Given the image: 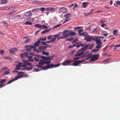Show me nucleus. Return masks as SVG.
<instances>
[{"mask_svg":"<svg viewBox=\"0 0 120 120\" xmlns=\"http://www.w3.org/2000/svg\"><path fill=\"white\" fill-rule=\"evenodd\" d=\"M88 45H88V47H89V49H92L93 48L94 45V44H91L90 45V44Z\"/></svg>","mask_w":120,"mask_h":120,"instance_id":"nucleus-30","label":"nucleus"},{"mask_svg":"<svg viewBox=\"0 0 120 120\" xmlns=\"http://www.w3.org/2000/svg\"><path fill=\"white\" fill-rule=\"evenodd\" d=\"M25 23L26 25H31L32 24V23H31V22H28V21L26 22H25Z\"/></svg>","mask_w":120,"mask_h":120,"instance_id":"nucleus-43","label":"nucleus"},{"mask_svg":"<svg viewBox=\"0 0 120 120\" xmlns=\"http://www.w3.org/2000/svg\"><path fill=\"white\" fill-rule=\"evenodd\" d=\"M59 11L63 13H65L67 12L68 10L67 8H66L62 7L60 8Z\"/></svg>","mask_w":120,"mask_h":120,"instance_id":"nucleus-14","label":"nucleus"},{"mask_svg":"<svg viewBox=\"0 0 120 120\" xmlns=\"http://www.w3.org/2000/svg\"><path fill=\"white\" fill-rule=\"evenodd\" d=\"M7 2V0H1V4H5Z\"/></svg>","mask_w":120,"mask_h":120,"instance_id":"nucleus-28","label":"nucleus"},{"mask_svg":"<svg viewBox=\"0 0 120 120\" xmlns=\"http://www.w3.org/2000/svg\"><path fill=\"white\" fill-rule=\"evenodd\" d=\"M17 74H19V75L14 78L15 80L19 79L22 78L23 76L22 74H24V72L22 71L19 72H17Z\"/></svg>","mask_w":120,"mask_h":120,"instance_id":"nucleus-8","label":"nucleus"},{"mask_svg":"<svg viewBox=\"0 0 120 120\" xmlns=\"http://www.w3.org/2000/svg\"><path fill=\"white\" fill-rule=\"evenodd\" d=\"M47 47L45 46H41L39 47L38 50L40 52L43 51L46 49Z\"/></svg>","mask_w":120,"mask_h":120,"instance_id":"nucleus-15","label":"nucleus"},{"mask_svg":"<svg viewBox=\"0 0 120 120\" xmlns=\"http://www.w3.org/2000/svg\"><path fill=\"white\" fill-rule=\"evenodd\" d=\"M17 49L16 48H14L10 50V51L11 53L14 52L15 51H17Z\"/></svg>","mask_w":120,"mask_h":120,"instance_id":"nucleus-23","label":"nucleus"},{"mask_svg":"<svg viewBox=\"0 0 120 120\" xmlns=\"http://www.w3.org/2000/svg\"><path fill=\"white\" fill-rule=\"evenodd\" d=\"M41 29H46L48 28V27L47 26H46L44 25H41Z\"/></svg>","mask_w":120,"mask_h":120,"instance_id":"nucleus-32","label":"nucleus"},{"mask_svg":"<svg viewBox=\"0 0 120 120\" xmlns=\"http://www.w3.org/2000/svg\"><path fill=\"white\" fill-rule=\"evenodd\" d=\"M41 62L39 63L38 64L36 65L37 67L38 68L40 69V70L38 69H34V71L37 72L41 70H44L47 69H48L51 68L52 67L55 68L59 67L60 65V64H58L55 65H54L53 64H51L47 65L45 66H43V65L45 63L44 61L40 60Z\"/></svg>","mask_w":120,"mask_h":120,"instance_id":"nucleus-1","label":"nucleus"},{"mask_svg":"<svg viewBox=\"0 0 120 120\" xmlns=\"http://www.w3.org/2000/svg\"><path fill=\"white\" fill-rule=\"evenodd\" d=\"M118 31L117 30H114L113 31V34L116 36L118 34Z\"/></svg>","mask_w":120,"mask_h":120,"instance_id":"nucleus-25","label":"nucleus"},{"mask_svg":"<svg viewBox=\"0 0 120 120\" xmlns=\"http://www.w3.org/2000/svg\"><path fill=\"white\" fill-rule=\"evenodd\" d=\"M32 13L30 11H28L27 12H25L24 14V15L25 16L26 18H27V19H30L32 16Z\"/></svg>","mask_w":120,"mask_h":120,"instance_id":"nucleus-7","label":"nucleus"},{"mask_svg":"<svg viewBox=\"0 0 120 120\" xmlns=\"http://www.w3.org/2000/svg\"><path fill=\"white\" fill-rule=\"evenodd\" d=\"M39 39L40 40H41V41H45L46 40V38H41Z\"/></svg>","mask_w":120,"mask_h":120,"instance_id":"nucleus-50","label":"nucleus"},{"mask_svg":"<svg viewBox=\"0 0 120 120\" xmlns=\"http://www.w3.org/2000/svg\"><path fill=\"white\" fill-rule=\"evenodd\" d=\"M52 38V36L51 35H50L47 38V39L48 40H50Z\"/></svg>","mask_w":120,"mask_h":120,"instance_id":"nucleus-55","label":"nucleus"},{"mask_svg":"<svg viewBox=\"0 0 120 120\" xmlns=\"http://www.w3.org/2000/svg\"><path fill=\"white\" fill-rule=\"evenodd\" d=\"M105 23H103L101 25V26L102 27H103L105 26Z\"/></svg>","mask_w":120,"mask_h":120,"instance_id":"nucleus-62","label":"nucleus"},{"mask_svg":"<svg viewBox=\"0 0 120 120\" xmlns=\"http://www.w3.org/2000/svg\"><path fill=\"white\" fill-rule=\"evenodd\" d=\"M9 73V71L8 70L7 71H5L4 73L2 75H7Z\"/></svg>","mask_w":120,"mask_h":120,"instance_id":"nucleus-34","label":"nucleus"},{"mask_svg":"<svg viewBox=\"0 0 120 120\" xmlns=\"http://www.w3.org/2000/svg\"><path fill=\"white\" fill-rule=\"evenodd\" d=\"M16 10L12 11H11V12H10V13H9V14H8V15H11V14H12L16 12Z\"/></svg>","mask_w":120,"mask_h":120,"instance_id":"nucleus-44","label":"nucleus"},{"mask_svg":"<svg viewBox=\"0 0 120 120\" xmlns=\"http://www.w3.org/2000/svg\"><path fill=\"white\" fill-rule=\"evenodd\" d=\"M76 45L75 44H73V45L72 46H70L68 47V48H71L73 47L74 46H75Z\"/></svg>","mask_w":120,"mask_h":120,"instance_id":"nucleus-52","label":"nucleus"},{"mask_svg":"<svg viewBox=\"0 0 120 120\" xmlns=\"http://www.w3.org/2000/svg\"><path fill=\"white\" fill-rule=\"evenodd\" d=\"M20 56L21 57H26L28 56V54L27 52H25L23 53L20 54Z\"/></svg>","mask_w":120,"mask_h":120,"instance_id":"nucleus-19","label":"nucleus"},{"mask_svg":"<svg viewBox=\"0 0 120 120\" xmlns=\"http://www.w3.org/2000/svg\"><path fill=\"white\" fill-rule=\"evenodd\" d=\"M89 4V3L88 2H83L82 3V5L83 7L85 8L87 6V5L88 4Z\"/></svg>","mask_w":120,"mask_h":120,"instance_id":"nucleus-24","label":"nucleus"},{"mask_svg":"<svg viewBox=\"0 0 120 120\" xmlns=\"http://www.w3.org/2000/svg\"><path fill=\"white\" fill-rule=\"evenodd\" d=\"M96 42L97 45H101L102 42L100 39H98L96 41Z\"/></svg>","mask_w":120,"mask_h":120,"instance_id":"nucleus-22","label":"nucleus"},{"mask_svg":"<svg viewBox=\"0 0 120 120\" xmlns=\"http://www.w3.org/2000/svg\"><path fill=\"white\" fill-rule=\"evenodd\" d=\"M105 19H101L100 20V23H104L105 22Z\"/></svg>","mask_w":120,"mask_h":120,"instance_id":"nucleus-38","label":"nucleus"},{"mask_svg":"<svg viewBox=\"0 0 120 120\" xmlns=\"http://www.w3.org/2000/svg\"><path fill=\"white\" fill-rule=\"evenodd\" d=\"M73 39V38L72 37H71L70 38H68L66 39V40L67 41H71Z\"/></svg>","mask_w":120,"mask_h":120,"instance_id":"nucleus-41","label":"nucleus"},{"mask_svg":"<svg viewBox=\"0 0 120 120\" xmlns=\"http://www.w3.org/2000/svg\"><path fill=\"white\" fill-rule=\"evenodd\" d=\"M28 60L29 61L31 62H33L34 61V59L32 58V56H28Z\"/></svg>","mask_w":120,"mask_h":120,"instance_id":"nucleus-27","label":"nucleus"},{"mask_svg":"<svg viewBox=\"0 0 120 120\" xmlns=\"http://www.w3.org/2000/svg\"><path fill=\"white\" fill-rule=\"evenodd\" d=\"M42 53L43 54L46 56H48L49 54V53H48L44 51H42Z\"/></svg>","mask_w":120,"mask_h":120,"instance_id":"nucleus-42","label":"nucleus"},{"mask_svg":"<svg viewBox=\"0 0 120 120\" xmlns=\"http://www.w3.org/2000/svg\"><path fill=\"white\" fill-rule=\"evenodd\" d=\"M6 80L5 79H4L1 80L0 81V83H1L5 82Z\"/></svg>","mask_w":120,"mask_h":120,"instance_id":"nucleus-53","label":"nucleus"},{"mask_svg":"<svg viewBox=\"0 0 120 120\" xmlns=\"http://www.w3.org/2000/svg\"><path fill=\"white\" fill-rule=\"evenodd\" d=\"M4 53V51L3 50L0 51V53L1 54H2Z\"/></svg>","mask_w":120,"mask_h":120,"instance_id":"nucleus-61","label":"nucleus"},{"mask_svg":"<svg viewBox=\"0 0 120 120\" xmlns=\"http://www.w3.org/2000/svg\"><path fill=\"white\" fill-rule=\"evenodd\" d=\"M15 80V78H13L12 80H11L9 81L8 82V84H9L10 83H11L13 81Z\"/></svg>","mask_w":120,"mask_h":120,"instance_id":"nucleus-40","label":"nucleus"},{"mask_svg":"<svg viewBox=\"0 0 120 120\" xmlns=\"http://www.w3.org/2000/svg\"><path fill=\"white\" fill-rule=\"evenodd\" d=\"M97 31V28H94L93 30V32H96Z\"/></svg>","mask_w":120,"mask_h":120,"instance_id":"nucleus-63","label":"nucleus"},{"mask_svg":"<svg viewBox=\"0 0 120 120\" xmlns=\"http://www.w3.org/2000/svg\"><path fill=\"white\" fill-rule=\"evenodd\" d=\"M39 9L40 11H41L42 12H43L45 10V8L44 7H42L39 8Z\"/></svg>","mask_w":120,"mask_h":120,"instance_id":"nucleus-39","label":"nucleus"},{"mask_svg":"<svg viewBox=\"0 0 120 120\" xmlns=\"http://www.w3.org/2000/svg\"><path fill=\"white\" fill-rule=\"evenodd\" d=\"M84 60H78L75 61L73 63L72 65H73L74 66H77L79 64L81 63L82 62H84Z\"/></svg>","mask_w":120,"mask_h":120,"instance_id":"nucleus-10","label":"nucleus"},{"mask_svg":"<svg viewBox=\"0 0 120 120\" xmlns=\"http://www.w3.org/2000/svg\"><path fill=\"white\" fill-rule=\"evenodd\" d=\"M98 45L96 47V48L97 49H98L100 48L101 46V45Z\"/></svg>","mask_w":120,"mask_h":120,"instance_id":"nucleus-51","label":"nucleus"},{"mask_svg":"<svg viewBox=\"0 0 120 120\" xmlns=\"http://www.w3.org/2000/svg\"><path fill=\"white\" fill-rule=\"evenodd\" d=\"M55 10V9L53 8L49 7L45 8V10L46 11H53Z\"/></svg>","mask_w":120,"mask_h":120,"instance_id":"nucleus-20","label":"nucleus"},{"mask_svg":"<svg viewBox=\"0 0 120 120\" xmlns=\"http://www.w3.org/2000/svg\"><path fill=\"white\" fill-rule=\"evenodd\" d=\"M30 40V38L28 39H26L25 40V43H27V42H28Z\"/></svg>","mask_w":120,"mask_h":120,"instance_id":"nucleus-60","label":"nucleus"},{"mask_svg":"<svg viewBox=\"0 0 120 120\" xmlns=\"http://www.w3.org/2000/svg\"><path fill=\"white\" fill-rule=\"evenodd\" d=\"M71 15L70 13H68L65 15L64 16V17L65 18L70 19V16Z\"/></svg>","mask_w":120,"mask_h":120,"instance_id":"nucleus-21","label":"nucleus"},{"mask_svg":"<svg viewBox=\"0 0 120 120\" xmlns=\"http://www.w3.org/2000/svg\"><path fill=\"white\" fill-rule=\"evenodd\" d=\"M103 35L105 37H106L108 35V34H103Z\"/></svg>","mask_w":120,"mask_h":120,"instance_id":"nucleus-64","label":"nucleus"},{"mask_svg":"<svg viewBox=\"0 0 120 120\" xmlns=\"http://www.w3.org/2000/svg\"><path fill=\"white\" fill-rule=\"evenodd\" d=\"M92 40H93V41H95L98 39V38L97 37H95L94 36H92Z\"/></svg>","mask_w":120,"mask_h":120,"instance_id":"nucleus-29","label":"nucleus"},{"mask_svg":"<svg viewBox=\"0 0 120 120\" xmlns=\"http://www.w3.org/2000/svg\"><path fill=\"white\" fill-rule=\"evenodd\" d=\"M88 35L87 33L86 32H84L82 33V34H81L80 36H83L84 37Z\"/></svg>","mask_w":120,"mask_h":120,"instance_id":"nucleus-31","label":"nucleus"},{"mask_svg":"<svg viewBox=\"0 0 120 120\" xmlns=\"http://www.w3.org/2000/svg\"><path fill=\"white\" fill-rule=\"evenodd\" d=\"M49 31V30H44L42 31V32L41 33L42 34H44L46 33H47V32H48Z\"/></svg>","mask_w":120,"mask_h":120,"instance_id":"nucleus-45","label":"nucleus"},{"mask_svg":"<svg viewBox=\"0 0 120 120\" xmlns=\"http://www.w3.org/2000/svg\"><path fill=\"white\" fill-rule=\"evenodd\" d=\"M40 41L39 40V39H38V41L34 42V45L35 47L38 46L39 45V44L40 43Z\"/></svg>","mask_w":120,"mask_h":120,"instance_id":"nucleus-16","label":"nucleus"},{"mask_svg":"<svg viewBox=\"0 0 120 120\" xmlns=\"http://www.w3.org/2000/svg\"><path fill=\"white\" fill-rule=\"evenodd\" d=\"M83 30L82 29H80L78 30V33L79 34V36H80L81 34H82V32H83Z\"/></svg>","mask_w":120,"mask_h":120,"instance_id":"nucleus-33","label":"nucleus"},{"mask_svg":"<svg viewBox=\"0 0 120 120\" xmlns=\"http://www.w3.org/2000/svg\"><path fill=\"white\" fill-rule=\"evenodd\" d=\"M56 38H54H54H52V39H51L52 40V41L53 42H54V41H55L56 40Z\"/></svg>","mask_w":120,"mask_h":120,"instance_id":"nucleus-58","label":"nucleus"},{"mask_svg":"<svg viewBox=\"0 0 120 120\" xmlns=\"http://www.w3.org/2000/svg\"><path fill=\"white\" fill-rule=\"evenodd\" d=\"M22 61L24 62L25 64L30 66L29 67H27L25 66V68L24 69H26L28 71H30L33 69V68L32 67L33 66L28 61L24 60H22Z\"/></svg>","mask_w":120,"mask_h":120,"instance_id":"nucleus-5","label":"nucleus"},{"mask_svg":"<svg viewBox=\"0 0 120 120\" xmlns=\"http://www.w3.org/2000/svg\"><path fill=\"white\" fill-rule=\"evenodd\" d=\"M88 48V47H87L86 46L84 48H82L77 52V53L75 55V56H79L82 55L84 53Z\"/></svg>","mask_w":120,"mask_h":120,"instance_id":"nucleus-4","label":"nucleus"},{"mask_svg":"<svg viewBox=\"0 0 120 120\" xmlns=\"http://www.w3.org/2000/svg\"><path fill=\"white\" fill-rule=\"evenodd\" d=\"M92 12H90L87 13H84V14L85 16H87L90 15H91L92 14Z\"/></svg>","mask_w":120,"mask_h":120,"instance_id":"nucleus-37","label":"nucleus"},{"mask_svg":"<svg viewBox=\"0 0 120 120\" xmlns=\"http://www.w3.org/2000/svg\"><path fill=\"white\" fill-rule=\"evenodd\" d=\"M92 36H86L85 38L86 41H89L92 40Z\"/></svg>","mask_w":120,"mask_h":120,"instance_id":"nucleus-17","label":"nucleus"},{"mask_svg":"<svg viewBox=\"0 0 120 120\" xmlns=\"http://www.w3.org/2000/svg\"><path fill=\"white\" fill-rule=\"evenodd\" d=\"M25 48H26V50L28 51H30L32 49L34 48V47L31 45H27L25 46Z\"/></svg>","mask_w":120,"mask_h":120,"instance_id":"nucleus-12","label":"nucleus"},{"mask_svg":"<svg viewBox=\"0 0 120 120\" xmlns=\"http://www.w3.org/2000/svg\"><path fill=\"white\" fill-rule=\"evenodd\" d=\"M35 26L36 27H37L41 28V25L39 24H36L35 25Z\"/></svg>","mask_w":120,"mask_h":120,"instance_id":"nucleus-35","label":"nucleus"},{"mask_svg":"<svg viewBox=\"0 0 120 120\" xmlns=\"http://www.w3.org/2000/svg\"><path fill=\"white\" fill-rule=\"evenodd\" d=\"M98 51V49H94L92 51L93 52H97Z\"/></svg>","mask_w":120,"mask_h":120,"instance_id":"nucleus-57","label":"nucleus"},{"mask_svg":"<svg viewBox=\"0 0 120 120\" xmlns=\"http://www.w3.org/2000/svg\"><path fill=\"white\" fill-rule=\"evenodd\" d=\"M52 41V40H50V41H46V42L47 43L49 44V43H51V42H53Z\"/></svg>","mask_w":120,"mask_h":120,"instance_id":"nucleus-56","label":"nucleus"},{"mask_svg":"<svg viewBox=\"0 0 120 120\" xmlns=\"http://www.w3.org/2000/svg\"><path fill=\"white\" fill-rule=\"evenodd\" d=\"M73 61V60H65L62 63V64L64 66L72 65V64L71 63Z\"/></svg>","mask_w":120,"mask_h":120,"instance_id":"nucleus-6","label":"nucleus"},{"mask_svg":"<svg viewBox=\"0 0 120 120\" xmlns=\"http://www.w3.org/2000/svg\"><path fill=\"white\" fill-rule=\"evenodd\" d=\"M53 37L56 39L58 37H60V35L58 34H55L54 35Z\"/></svg>","mask_w":120,"mask_h":120,"instance_id":"nucleus-48","label":"nucleus"},{"mask_svg":"<svg viewBox=\"0 0 120 120\" xmlns=\"http://www.w3.org/2000/svg\"><path fill=\"white\" fill-rule=\"evenodd\" d=\"M15 63L16 64H17L15 65L16 67V68L15 69V70L13 71V72H17V71H16V70H22V69H21V68L24 67L25 66V65L24 64L19 61H16Z\"/></svg>","mask_w":120,"mask_h":120,"instance_id":"nucleus-3","label":"nucleus"},{"mask_svg":"<svg viewBox=\"0 0 120 120\" xmlns=\"http://www.w3.org/2000/svg\"><path fill=\"white\" fill-rule=\"evenodd\" d=\"M70 19H67L66 18L65 19L64 21L63 22V23H65L67 21H68Z\"/></svg>","mask_w":120,"mask_h":120,"instance_id":"nucleus-49","label":"nucleus"},{"mask_svg":"<svg viewBox=\"0 0 120 120\" xmlns=\"http://www.w3.org/2000/svg\"><path fill=\"white\" fill-rule=\"evenodd\" d=\"M83 56L86 57V59L90 58V60L91 62H92L97 60L99 57V55L98 54L92 55L90 53H86L83 55Z\"/></svg>","mask_w":120,"mask_h":120,"instance_id":"nucleus-2","label":"nucleus"},{"mask_svg":"<svg viewBox=\"0 0 120 120\" xmlns=\"http://www.w3.org/2000/svg\"><path fill=\"white\" fill-rule=\"evenodd\" d=\"M32 11L33 12H39L40 11L39 8H37L35 9H33L32 10Z\"/></svg>","mask_w":120,"mask_h":120,"instance_id":"nucleus-26","label":"nucleus"},{"mask_svg":"<svg viewBox=\"0 0 120 120\" xmlns=\"http://www.w3.org/2000/svg\"><path fill=\"white\" fill-rule=\"evenodd\" d=\"M68 34H69V36H73L76 35L75 32L72 31H69L68 32Z\"/></svg>","mask_w":120,"mask_h":120,"instance_id":"nucleus-18","label":"nucleus"},{"mask_svg":"<svg viewBox=\"0 0 120 120\" xmlns=\"http://www.w3.org/2000/svg\"><path fill=\"white\" fill-rule=\"evenodd\" d=\"M41 57L42 58H43L47 60H48L46 61V62L47 63L49 64L51 63V62L49 60L52 58V57L51 56L45 57L43 56H42Z\"/></svg>","mask_w":120,"mask_h":120,"instance_id":"nucleus-11","label":"nucleus"},{"mask_svg":"<svg viewBox=\"0 0 120 120\" xmlns=\"http://www.w3.org/2000/svg\"><path fill=\"white\" fill-rule=\"evenodd\" d=\"M78 40V39L77 38H75L73 40L72 42V43H75L76 42H77Z\"/></svg>","mask_w":120,"mask_h":120,"instance_id":"nucleus-47","label":"nucleus"},{"mask_svg":"<svg viewBox=\"0 0 120 120\" xmlns=\"http://www.w3.org/2000/svg\"><path fill=\"white\" fill-rule=\"evenodd\" d=\"M112 46L113 47H116V48L119 47L120 46V44H119L115 45H113Z\"/></svg>","mask_w":120,"mask_h":120,"instance_id":"nucleus-54","label":"nucleus"},{"mask_svg":"<svg viewBox=\"0 0 120 120\" xmlns=\"http://www.w3.org/2000/svg\"><path fill=\"white\" fill-rule=\"evenodd\" d=\"M34 59L36 61H38L39 60L38 59H37V58L35 57H34Z\"/></svg>","mask_w":120,"mask_h":120,"instance_id":"nucleus-59","label":"nucleus"},{"mask_svg":"<svg viewBox=\"0 0 120 120\" xmlns=\"http://www.w3.org/2000/svg\"><path fill=\"white\" fill-rule=\"evenodd\" d=\"M82 28V27L78 26V27H75L74 28V29L75 30H76L80 29Z\"/></svg>","mask_w":120,"mask_h":120,"instance_id":"nucleus-46","label":"nucleus"},{"mask_svg":"<svg viewBox=\"0 0 120 120\" xmlns=\"http://www.w3.org/2000/svg\"><path fill=\"white\" fill-rule=\"evenodd\" d=\"M76 47L77 48H78L80 46H82V48H84L85 46H86L87 47H88V46L89 45H86L83 44H80L79 43L78 44V42H77L75 44Z\"/></svg>","mask_w":120,"mask_h":120,"instance_id":"nucleus-9","label":"nucleus"},{"mask_svg":"<svg viewBox=\"0 0 120 120\" xmlns=\"http://www.w3.org/2000/svg\"><path fill=\"white\" fill-rule=\"evenodd\" d=\"M61 24H57V25H55V26L53 28L55 29L56 28H57L61 26Z\"/></svg>","mask_w":120,"mask_h":120,"instance_id":"nucleus-36","label":"nucleus"},{"mask_svg":"<svg viewBox=\"0 0 120 120\" xmlns=\"http://www.w3.org/2000/svg\"><path fill=\"white\" fill-rule=\"evenodd\" d=\"M68 31L67 30L64 31L62 32L63 36L64 37V38H66L69 37V34L67 33Z\"/></svg>","mask_w":120,"mask_h":120,"instance_id":"nucleus-13","label":"nucleus"}]
</instances>
